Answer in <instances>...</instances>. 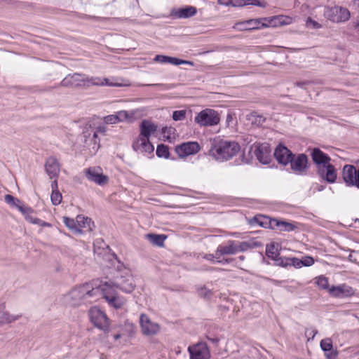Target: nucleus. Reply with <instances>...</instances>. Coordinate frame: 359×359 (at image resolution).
Returning <instances> with one entry per match:
<instances>
[{
	"mask_svg": "<svg viewBox=\"0 0 359 359\" xmlns=\"http://www.w3.org/2000/svg\"><path fill=\"white\" fill-rule=\"evenodd\" d=\"M293 153L287 147L280 143L276 148L273 155L279 164L287 165L293 157Z\"/></svg>",
	"mask_w": 359,
	"mask_h": 359,
	"instance_id": "14",
	"label": "nucleus"
},
{
	"mask_svg": "<svg viewBox=\"0 0 359 359\" xmlns=\"http://www.w3.org/2000/svg\"><path fill=\"white\" fill-rule=\"evenodd\" d=\"M306 23H307V25L309 23H311L313 25V27H315V28L319 27V24L317 22L313 20L311 18H308Z\"/></svg>",
	"mask_w": 359,
	"mask_h": 359,
	"instance_id": "60",
	"label": "nucleus"
},
{
	"mask_svg": "<svg viewBox=\"0 0 359 359\" xmlns=\"http://www.w3.org/2000/svg\"><path fill=\"white\" fill-rule=\"evenodd\" d=\"M100 167H91L85 170L86 178L100 186L105 185L108 183L109 178L107 175L100 172Z\"/></svg>",
	"mask_w": 359,
	"mask_h": 359,
	"instance_id": "15",
	"label": "nucleus"
},
{
	"mask_svg": "<svg viewBox=\"0 0 359 359\" xmlns=\"http://www.w3.org/2000/svg\"><path fill=\"white\" fill-rule=\"evenodd\" d=\"M201 147L197 142H187L175 147V152L180 158L187 157L198 153Z\"/></svg>",
	"mask_w": 359,
	"mask_h": 359,
	"instance_id": "13",
	"label": "nucleus"
},
{
	"mask_svg": "<svg viewBox=\"0 0 359 359\" xmlns=\"http://www.w3.org/2000/svg\"><path fill=\"white\" fill-rule=\"evenodd\" d=\"M224 256L223 254H221V252H219V246L217 247L215 254H213L214 259L215 261L217 262V260H221V257Z\"/></svg>",
	"mask_w": 359,
	"mask_h": 359,
	"instance_id": "58",
	"label": "nucleus"
},
{
	"mask_svg": "<svg viewBox=\"0 0 359 359\" xmlns=\"http://www.w3.org/2000/svg\"><path fill=\"white\" fill-rule=\"evenodd\" d=\"M248 119L252 122V125L261 126L266 121V118L257 112L253 111L248 115Z\"/></svg>",
	"mask_w": 359,
	"mask_h": 359,
	"instance_id": "30",
	"label": "nucleus"
},
{
	"mask_svg": "<svg viewBox=\"0 0 359 359\" xmlns=\"http://www.w3.org/2000/svg\"><path fill=\"white\" fill-rule=\"evenodd\" d=\"M241 150L239 144L234 141L215 140L209 150V154L215 160L223 162L235 156Z\"/></svg>",
	"mask_w": 359,
	"mask_h": 359,
	"instance_id": "2",
	"label": "nucleus"
},
{
	"mask_svg": "<svg viewBox=\"0 0 359 359\" xmlns=\"http://www.w3.org/2000/svg\"><path fill=\"white\" fill-rule=\"evenodd\" d=\"M203 258L207 259V260H209L212 262H215V259H214V257H213V254H205L204 256H203Z\"/></svg>",
	"mask_w": 359,
	"mask_h": 359,
	"instance_id": "61",
	"label": "nucleus"
},
{
	"mask_svg": "<svg viewBox=\"0 0 359 359\" xmlns=\"http://www.w3.org/2000/svg\"><path fill=\"white\" fill-rule=\"evenodd\" d=\"M99 290L94 288L90 283H86L73 288L67 294V302L72 306H79L88 297L97 294Z\"/></svg>",
	"mask_w": 359,
	"mask_h": 359,
	"instance_id": "3",
	"label": "nucleus"
},
{
	"mask_svg": "<svg viewBox=\"0 0 359 359\" xmlns=\"http://www.w3.org/2000/svg\"><path fill=\"white\" fill-rule=\"evenodd\" d=\"M197 293L200 297L205 299H210L213 294L212 290L208 289L205 286L198 288Z\"/></svg>",
	"mask_w": 359,
	"mask_h": 359,
	"instance_id": "37",
	"label": "nucleus"
},
{
	"mask_svg": "<svg viewBox=\"0 0 359 359\" xmlns=\"http://www.w3.org/2000/svg\"><path fill=\"white\" fill-rule=\"evenodd\" d=\"M51 188H52V191L58 190L57 180H55L54 181L52 182Z\"/></svg>",
	"mask_w": 359,
	"mask_h": 359,
	"instance_id": "64",
	"label": "nucleus"
},
{
	"mask_svg": "<svg viewBox=\"0 0 359 359\" xmlns=\"http://www.w3.org/2000/svg\"><path fill=\"white\" fill-rule=\"evenodd\" d=\"M156 154L158 158H168L170 157L168 146L164 144H158L156 148Z\"/></svg>",
	"mask_w": 359,
	"mask_h": 359,
	"instance_id": "34",
	"label": "nucleus"
},
{
	"mask_svg": "<svg viewBox=\"0 0 359 359\" xmlns=\"http://www.w3.org/2000/svg\"><path fill=\"white\" fill-rule=\"evenodd\" d=\"M104 299L116 309H119L123 305V302L116 296L104 295Z\"/></svg>",
	"mask_w": 359,
	"mask_h": 359,
	"instance_id": "36",
	"label": "nucleus"
},
{
	"mask_svg": "<svg viewBox=\"0 0 359 359\" xmlns=\"http://www.w3.org/2000/svg\"><path fill=\"white\" fill-rule=\"evenodd\" d=\"M50 198L53 205H57L61 203L62 194L58 190L52 191Z\"/></svg>",
	"mask_w": 359,
	"mask_h": 359,
	"instance_id": "41",
	"label": "nucleus"
},
{
	"mask_svg": "<svg viewBox=\"0 0 359 359\" xmlns=\"http://www.w3.org/2000/svg\"><path fill=\"white\" fill-rule=\"evenodd\" d=\"M128 117L126 111H119L118 114L109 115L104 117V122L107 124H114L123 121Z\"/></svg>",
	"mask_w": 359,
	"mask_h": 359,
	"instance_id": "29",
	"label": "nucleus"
},
{
	"mask_svg": "<svg viewBox=\"0 0 359 359\" xmlns=\"http://www.w3.org/2000/svg\"><path fill=\"white\" fill-rule=\"evenodd\" d=\"M296 228H297V226L294 224L290 223V222H286V221H281L280 220V231H292Z\"/></svg>",
	"mask_w": 359,
	"mask_h": 359,
	"instance_id": "40",
	"label": "nucleus"
},
{
	"mask_svg": "<svg viewBox=\"0 0 359 359\" xmlns=\"http://www.w3.org/2000/svg\"><path fill=\"white\" fill-rule=\"evenodd\" d=\"M325 16L334 22L347 21L350 18V13L347 8L341 6L328 7L325 9Z\"/></svg>",
	"mask_w": 359,
	"mask_h": 359,
	"instance_id": "7",
	"label": "nucleus"
},
{
	"mask_svg": "<svg viewBox=\"0 0 359 359\" xmlns=\"http://www.w3.org/2000/svg\"><path fill=\"white\" fill-rule=\"evenodd\" d=\"M104 285L108 287H115L126 293L133 292L135 288L134 280L131 276L116 277L114 281L105 282Z\"/></svg>",
	"mask_w": 359,
	"mask_h": 359,
	"instance_id": "11",
	"label": "nucleus"
},
{
	"mask_svg": "<svg viewBox=\"0 0 359 359\" xmlns=\"http://www.w3.org/2000/svg\"><path fill=\"white\" fill-rule=\"evenodd\" d=\"M169 63L174 65H189L191 66H194V63L192 61L184 60L177 57H170Z\"/></svg>",
	"mask_w": 359,
	"mask_h": 359,
	"instance_id": "39",
	"label": "nucleus"
},
{
	"mask_svg": "<svg viewBox=\"0 0 359 359\" xmlns=\"http://www.w3.org/2000/svg\"><path fill=\"white\" fill-rule=\"evenodd\" d=\"M311 156L313 162L316 165V169L331 161L330 156L324 153L318 147H314L311 150Z\"/></svg>",
	"mask_w": 359,
	"mask_h": 359,
	"instance_id": "19",
	"label": "nucleus"
},
{
	"mask_svg": "<svg viewBox=\"0 0 359 359\" xmlns=\"http://www.w3.org/2000/svg\"><path fill=\"white\" fill-rule=\"evenodd\" d=\"M18 210L25 216V219L30 223L35 224V219H39V218H34L31 215L34 212V210L30 207H18Z\"/></svg>",
	"mask_w": 359,
	"mask_h": 359,
	"instance_id": "31",
	"label": "nucleus"
},
{
	"mask_svg": "<svg viewBox=\"0 0 359 359\" xmlns=\"http://www.w3.org/2000/svg\"><path fill=\"white\" fill-rule=\"evenodd\" d=\"M100 129L97 130V131H94L93 137L90 140V141H93L94 144H100V140L98 139L97 136V132L100 131ZM100 147V145L97 146V148Z\"/></svg>",
	"mask_w": 359,
	"mask_h": 359,
	"instance_id": "55",
	"label": "nucleus"
},
{
	"mask_svg": "<svg viewBox=\"0 0 359 359\" xmlns=\"http://www.w3.org/2000/svg\"><path fill=\"white\" fill-rule=\"evenodd\" d=\"M154 151V147L151 142H149V143H147L146 145H144V147L141 151V153H144L147 155H149V154H153Z\"/></svg>",
	"mask_w": 359,
	"mask_h": 359,
	"instance_id": "51",
	"label": "nucleus"
},
{
	"mask_svg": "<svg viewBox=\"0 0 359 359\" xmlns=\"http://www.w3.org/2000/svg\"><path fill=\"white\" fill-rule=\"evenodd\" d=\"M245 5H253V6H257L259 7H264V2H261L259 0H243Z\"/></svg>",
	"mask_w": 359,
	"mask_h": 359,
	"instance_id": "53",
	"label": "nucleus"
},
{
	"mask_svg": "<svg viewBox=\"0 0 359 359\" xmlns=\"http://www.w3.org/2000/svg\"><path fill=\"white\" fill-rule=\"evenodd\" d=\"M250 248H257L262 245V243L260 242L257 241H253L250 242Z\"/></svg>",
	"mask_w": 359,
	"mask_h": 359,
	"instance_id": "63",
	"label": "nucleus"
},
{
	"mask_svg": "<svg viewBox=\"0 0 359 359\" xmlns=\"http://www.w3.org/2000/svg\"><path fill=\"white\" fill-rule=\"evenodd\" d=\"M342 178L348 187H355L359 189V168L353 165H345L342 170Z\"/></svg>",
	"mask_w": 359,
	"mask_h": 359,
	"instance_id": "8",
	"label": "nucleus"
},
{
	"mask_svg": "<svg viewBox=\"0 0 359 359\" xmlns=\"http://www.w3.org/2000/svg\"><path fill=\"white\" fill-rule=\"evenodd\" d=\"M235 259L233 258H223L221 260H217L218 263L220 264H229L233 262Z\"/></svg>",
	"mask_w": 359,
	"mask_h": 359,
	"instance_id": "59",
	"label": "nucleus"
},
{
	"mask_svg": "<svg viewBox=\"0 0 359 359\" xmlns=\"http://www.w3.org/2000/svg\"><path fill=\"white\" fill-rule=\"evenodd\" d=\"M102 84L100 77H89L88 75L81 73H73L67 75L61 82L55 88L62 86L69 88L88 89L92 85ZM54 87H48L45 90L50 91Z\"/></svg>",
	"mask_w": 359,
	"mask_h": 359,
	"instance_id": "1",
	"label": "nucleus"
},
{
	"mask_svg": "<svg viewBox=\"0 0 359 359\" xmlns=\"http://www.w3.org/2000/svg\"><path fill=\"white\" fill-rule=\"evenodd\" d=\"M316 283L320 288H322L323 290H327L329 291V289L330 287H329L328 279L326 277H324V276L318 277Z\"/></svg>",
	"mask_w": 359,
	"mask_h": 359,
	"instance_id": "43",
	"label": "nucleus"
},
{
	"mask_svg": "<svg viewBox=\"0 0 359 359\" xmlns=\"http://www.w3.org/2000/svg\"><path fill=\"white\" fill-rule=\"evenodd\" d=\"M318 334L316 329H306L305 331V335L308 338V341L313 340L315 336Z\"/></svg>",
	"mask_w": 359,
	"mask_h": 359,
	"instance_id": "49",
	"label": "nucleus"
},
{
	"mask_svg": "<svg viewBox=\"0 0 359 359\" xmlns=\"http://www.w3.org/2000/svg\"><path fill=\"white\" fill-rule=\"evenodd\" d=\"M35 224H39L41 226H48V227L51 226V224L50 223L42 221L40 219H35Z\"/></svg>",
	"mask_w": 359,
	"mask_h": 359,
	"instance_id": "57",
	"label": "nucleus"
},
{
	"mask_svg": "<svg viewBox=\"0 0 359 359\" xmlns=\"http://www.w3.org/2000/svg\"><path fill=\"white\" fill-rule=\"evenodd\" d=\"M219 252L224 255H235L237 253L236 248V241H229L227 244L219 245Z\"/></svg>",
	"mask_w": 359,
	"mask_h": 359,
	"instance_id": "26",
	"label": "nucleus"
},
{
	"mask_svg": "<svg viewBox=\"0 0 359 359\" xmlns=\"http://www.w3.org/2000/svg\"><path fill=\"white\" fill-rule=\"evenodd\" d=\"M290 165L291 170L296 174L304 175L309 168V158L305 154H293L291 158Z\"/></svg>",
	"mask_w": 359,
	"mask_h": 359,
	"instance_id": "9",
	"label": "nucleus"
},
{
	"mask_svg": "<svg viewBox=\"0 0 359 359\" xmlns=\"http://www.w3.org/2000/svg\"><path fill=\"white\" fill-rule=\"evenodd\" d=\"M283 16H273L272 18H257V19H250L244 22H240L236 23L237 26L239 25H248V27L241 28V29L245 30H252V29H259L264 27H276L278 25H286L288 22L282 20Z\"/></svg>",
	"mask_w": 359,
	"mask_h": 359,
	"instance_id": "4",
	"label": "nucleus"
},
{
	"mask_svg": "<svg viewBox=\"0 0 359 359\" xmlns=\"http://www.w3.org/2000/svg\"><path fill=\"white\" fill-rule=\"evenodd\" d=\"M200 126L208 127L217 125L220 121L219 114L212 109H205L200 111L194 118Z\"/></svg>",
	"mask_w": 359,
	"mask_h": 359,
	"instance_id": "5",
	"label": "nucleus"
},
{
	"mask_svg": "<svg viewBox=\"0 0 359 359\" xmlns=\"http://www.w3.org/2000/svg\"><path fill=\"white\" fill-rule=\"evenodd\" d=\"M287 262H288V263H289L288 266H293L295 268H301L302 267L301 259H299L298 258H296V257L288 258Z\"/></svg>",
	"mask_w": 359,
	"mask_h": 359,
	"instance_id": "48",
	"label": "nucleus"
},
{
	"mask_svg": "<svg viewBox=\"0 0 359 359\" xmlns=\"http://www.w3.org/2000/svg\"><path fill=\"white\" fill-rule=\"evenodd\" d=\"M289 257H284L278 256L273 260L276 262V265L281 266V267H287L288 266V262H287Z\"/></svg>",
	"mask_w": 359,
	"mask_h": 359,
	"instance_id": "46",
	"label": "nucleus"
},
{
	"mask_svg": "<svg viewBox=\"0 0 359 359\" xmlns=\"http://www.w3.org/2000/svg\"><path fill=\"white\" fill-rule=\"evenodd\" d=\"M154 60L161 63H169L170 56L156 55Z\"/></svg>",
	"mask_w": 359,
	"mask_h": 359,
	"instance_id": "52",
	"label": "nucleus"
},
{
	"mask_svg": "<svg viewBox=\"0 0 359 359\" xmlns=\"http://www.w3.org/2000/svg\"><path fill=\"white\" fill-rule=\"evenodd\" d=\"M140 323L142 333L145 335H154L157 334L160 330L159 325L156 323H152L146 314H141Z\"/></svg>",
	"mask_w": 359,
	"mask_h": 359,
	"instance_id": "16",
	"label": "nucleus"
},
{
	"mask_svg": "<svg viewBox=\"0 0 359 359\" xmlns=\"http://www.w3.org/2000/svg\"><path fill=\"white\" fill-rule=\"evenodd\" d=\"M197 12L196 7L187 6L183 8H174L170 12V16L175 18H189L194 16Z\"/></svg>",
	"mask_w": 359,
	"mask_h": 359,
	"instance_id": "21",
	"label": "nucleus"
},
{
	"mask_svg": "<svg viewBox=\"0 0 359 359\" xmlns=\"http://www.w3.org/2000/svg\"><path fill=\"white\" fill-rule=\"evenodd\" d=\"M175 131V129L172 127H164L162 128V134L164 138L170 142H172L170 135L173 134Z\"/></svg>",
	"mask_w": 359,
	"mask_h": 359,
	"instance_id": "42",
	"label": "nucleus"
},
{
	"mask_svg": "<svg viewBox=\"0 0 359 359\" xmlns=\"http://www.w3.org/2000/svg\"><path fill=\"white\" fill-rule=\"evenodd\" d=\"M186 110H177L172 113V118L174 121H182L186 117Z\"/></svg>",
	"mask_w": 359,
	"mask_h": 359,
	"instance_id": "45",
	"label": "nucleus"
},
{
	"mask_svg": "<svg viewBox=\"0 0 359 359\" xmlns=\"http://www.w3.org/2000/svg\"><path fill=\"white\" fill-rule=\"evenodd\" d=\"M4 306H0V325H3L6 323H11L21 318V315H11L8 311L4 310Z\"/></svg>",
	"mask_w": 359,
	"mask_h": 359,
	"instance_id": "25",
	"label": "nucleus"
},
{
	"mask_svg": "<svg viewBox=\"0 0 359 359\" xmlns=\"http://www.w3.org/2000/svg\"><path fill=\"white\" fill-rule=\"evenodd\" d=\"M77 226L79 229L81 228L86 229L88 231L91 232L95 227L94 222L88 217L79 215L76 217Z\"/></svg>",
	"mask_w": 359,
	"mask_h": 359,
	"instance_id": "24",
	"label": "nucleus"
},
{
	"mask_svg": "<svg viewBox=\"0 0 359 359\" xmlns=\"http://www.w3.org/2000/svg\"><path fill=\"white\" fill-rule=\"evenodd\" d=\"M271 149L268 144H259L256 146L255 155L262 164H269L271 161Z\"/></svg>",
	"mask_w": 359,
	"mask_h": 359,
	"instance_id": "17",
	"label": "nucleus"
},
{
	"mask_svg": "<svg viewBox=\"0 0 359 359\" xmlns=\"http://www.w3.org/2000/svg\"><path fill=\"white\" fill-rule=\"evenodd\" d=\"M231 6H233V7H236V6H245V2L243 0H231Z\"/></svg>",
	"mask_w": 359,
	"mask_h": 359,
	"instance_id": "54",
	"label": "nucleus"
},
{
	"mask_svg": "<svg viewBox=\"0 0 359 359\" xmlns=\"http://www.w3.org/2000/svg\"><path fill=\"white\" fill-rule=\"evenodd\" d=\"M89 315L93 325L104 332H108L109 327V320L107 315L97 307L90 309Z\"/></svg>",
	"mask_w": 359,
	"mask_h": 359,
	"instance_id": "6",
	"label": "nucleus"
},
{
	"mask_svg": "<svg viewBox=\"0 0 359 359\" xmlns=\"http://www.w3.org/2000/svg\"><path fill=\"white\" fill-rule=\"evenodd\" d=\"M63 222L65 223V226L70 230L79 233H82V230L79 229L77 226L76 220L75 221L74 219L69 218L68 217H64Z\"/></svg>",
	"mask_w": 359,
	"mask_h": 359,
	"instance_id": "33",
	"label": "nucleus"
},
{
	"mask_svg": "<svg viewBox=\"0 0 359 359\" xmlns=\"http://www.w3.org/2000/svg\"><path fill=\"white\" fill-rule=\"evenodd\" d=\"M190 359H209L210 352L208 344L204 341L190 345L187 349Z\"/></svg>",
	"mask_w": 359,
	"mask_h": 359,
	"instance_id": "10",
	"label": "nucleus"
},
{
	"mask_svg": "<svg viewBox=\"0 0 359 359\" xmlns=\"http://www.w3.org/2000/svg\"><path fill=\"white\" fill-rule=\"evenodd\" d=\"M316 172L319 177L327 183L332 184L337 180V170L330 162L317 168Z\"/></svg>",
	"mask_w": 359,
	"mask_h": 359,
	"instance_id": "12",
	"label": "nucleus"
},
{
	"mask_svg": "<svg viewBox=\"0 0 359 359\" xmlns=\"http://www.w3.org/2000/svg\"><path fill=\"white\" fill-rule=\"evenodd\" d=\"M149 142L150 141L149 138H141V137L138 136L133 142L132 147L135 151L141 152V151L144 149V145Z\"/></svg>",
	"mask_w": 359,
	"mask_h": 359,
	"instance_id": "32",
	"label": "nucleus"
},
{
	"mask_svg": "<svg viewBox=\"0 0 359 359\" xmlns=\"http://www.w3.org/2000/svg\"><path fill=\"white\" fill-rule=\"evenodd\" d=\"M5 201L7 204L10 205L11 206L15 207L18 209V207H25L24 205L21 204V201L17 198H15L12 195L6 194L4 196Z\"/></svg>",
	"mask_w": 359,
	"mask_h": 359,
	"instance_id": "35",
	"label": "nucleus"
},
{
	"mask_svg": "<svg viewBox=\"0 0 359 359\" xmlns=\"http://www.w3.org/2000/svg\"><path fill=\"white\" fill-rule=\"evenodd\" d=\"M100 81L102 83V84H99L98 86H118V84H114L112 83H109V80L107 79H102L101 78H100Z\"/></svg>",
	"mask_w": 359,
	"mask_h": 359,
	"instance_id": "56",
	"label": "nucleus"
},
{
	"mask_svg": "<svg viewBox=\"0 0 359 359\" xmlns=\"http://www.w3.org/2000/svg\"><path fill=\"white\" fill-rule=\"evenodd\" d=\"M236 252H245L248 249H250V242L243 241L236 243Z\"/></svg>",
	"mask_w": 359,
	"mask_h": 359,
	"instance_id": "44",
	"label": "nucleus"
},
{
	"mask_svg": "<svg viewBox=\"0 0 359 359\" xmlns=\"http://www.w3.org/2000/svg\"><path fill=\"white\" fill-rule=\"evenodd\" d=\"M146 236L151 243L158 247L164 245V241L167 238L165 235L154 233H148Z\"/></svg>",
	"mask_w": 359,
	"mask_h": 359,
	"instance_id": "27",
	"label": "nucleus"
},
{
	"mask_svg": "<svg viewBox=\"0 0 359 359\" xmlns=\"http://www.w3.org/2000/svg\"><path fill=\"white\" fill-rule=\"evenodd\" d=\"M329 293L334 297L344 298L353 295L354 290L351 287L341 284L338 286H332L329 289Z\"/></svg>",
	"mask_w": 359,
	"mask_h": 359,
	"instance_id": "18",
	"label": "nucleus"
},
{
	"mask_svg": "<svg viewBox=\"0 0 359 359\" xmlns=\"http://www.w3.org/2000/svg\"><path fill=\"white\" fill-rule=\"evenodd\" d=\"M140 133L139 135L141 138H149L151 134L157 130V126L147 121L143 120L140 124Z\"/></svg>",
	"mask_w": 359,
	"mask_h": 359,
	"instance_id": "23",
	"label": "nucleus"
},
{
	"mask_svg": "<svg viewBox=\"0 0 359 359\" xmlns=\"http://www.w3.org/2000/svg\"><path fill=\"white\" fill-rule=\"evenodd\" d=\"M231 0H218V4L224 6H231Z\"/></svg>",
	"mask_w": 359,
	"mask_h": 359,
	"instance_id": "62",
	"label": "nucleus"
},
{
	"mask_svg": "<svg viewBox=\"0 0 359 359\" xmlns=\"http://www.w3.org/2000/svg\"><path fill=\"white\" fill-rule=\"evenodd\" d=\"M45 169L50 178H57L60 172V165L57 158L53 156L48 158L45 163Z\"/></svg>",
	"mask_w": 359,
	"mask_h": 359,
	"instance_id": "22",
	"label": "nucleus"
},
{
	"mask_svg": "<svg viewBox=\"0 0 359 359\" xmlns=\"http://www.w3.org/2000/svg\"><path fill=\"white\" fill-rule=\"evenodd\" d=\"M320 346L325 353L326 359H337L339 353L336 348H333L332 341L330 338L322 339Z\"/></svg>",
	"mask_w": 359,
	"mask_h": 359,
	"instance_id": "20",
	"label": "nucleus"
},
{
	"mask_svg": "<svg viewBox=\"0 0 359 359\" xmlns=\"http://www.w3.org/2000/svg\"><path fill=\"white\" fill-rule=\"evenodd\" d=\"M314 264V259L310 256H305L301 259L302 266H311Z\"/></svg>",
	"mask_w": 359,
	"mask_h": 359,
	"instance_id": "47",
	"label": "nucleus"
},
{
	"mask_svg": "<svg viewBox=\"0 0 359 359\" xmlns=\"http://www.w3.org/2000/svg\"><path fill=\"white\" fill-rule=\"evenodd\" d=\"M279 244L275 242L271 243L270 244L266 245V254L269 258L271 259H275L278 256L280 255L279 252Z\"/></svg>",
	"mask_w": 359,
	"mask_h": 359,
	"instance_id": "28",
	"label": "nucleus"
},
{
	"mask_svg": "<svg viewBox=\"0 0 359 359\" xmlns=\"http://www.w3.org/2000/svg\"><path fill=\"white\" fill-rule=\"evenodd\" d=\"M269 223V229H275L277 227L280 226V220H278L277 219H271L270 217V220H268Z\"/></svg>",
	"mask_w": 359,
	"mask_h": 359,
	"instance_id": "50",
	"label": "nucleus"
},
{
	"mask_svg": "<svg viewBox=\"0 0 359 359\" xmlns=\"http://www.w3.org/2000/svg\"><path fill=\"white\" fill-rule=\"evenodd\" d=\"M253 220L256 223H257L260 226H262L264 228H268V226H269L268 220H270V217H267V216H264V215H259V216H255L253 218Z\"/></svg>",
	"mask_w": 359,
	"mask_h": 359,
	"instance_id": "38",
	"label": "nucleus"
}]
</instances>
